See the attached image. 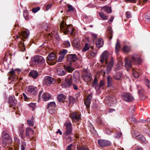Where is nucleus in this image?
<instances>
[{"label": "nucleus", "mask_w": 150, "mask_h": 150, "mask_svg": "<svg viewBox=\"0 0 150 150\" xmlns=\"http://www.w3.org/2000/svg\"><path fill=\"white\" fill-rule=\"evenodd\" d=\"M105 85V81L102 80L100 81L98 85V81L97 77H95L92 83V86L94 88L97 92H99L100 89H103Z\"/></svg>", "instance_id": "1"}, {"label": "nucleus", "mask_w": 150, "mask_h": 150, "mask_svg": "<svg viewBox=\"0 0 150 150\" xmlns=\"http://www.w3.org/2000/svg\"><path fill=\"white\" fill-rule=\"evenodd\" d=\"M60 28L65 34H73L74 30L72 27L70 25H65L64 21H62L60 23Z\"/></svg>", "instance_id": "2"}, {"label": "nucleus", "mask_w": 150, "mask_h": 150, "mask_svg": "<svg viewBox=\"0 0 150 150\" xmlns=\"http://www.w3.org/2000/svg\"><path fill=\"white\" fill-rule=\"evenodd\" d=\"M106 64V71H103L102 73H103V76H105L106 73L108 74L111 70L114 64V61L112 57L108 60L106 61L105 62Z\"/></svg>", "instance_id": "3"}, {"label": "nucleus", "mask_w": 150, "mask_h": 150, "mask_svg": "<svg viewBox=\"0 0 150 150\" xmlns=\"http://www.w3.org/2000/svg\"><path fill=\"white\" fill-rule=\"evenodd\" d=\"M32 61L36 65L44 64L45 63V60L42 56L38 55L32 58Z\"/></svg>", "instance_id": "4"}, {"label": "nucleus", "mask_w": 150, "mask_h": 150, "mask_svg": "<svg viewBox=\"0 0 150 150\" xmlns=\"http://www.w3.org/2000/svg\"><path fill=\"white\" fill-rule=\"evenodd\" d=\"M37 88L33 86H31L27 87L25 89L26 92L31 95H35L36 94Z\"/></svg>", "instance_id": "5"}, {"label": "nucleus", "mask_w": 150, "mask_h": 150, "mask_svg": "<svg viewBox=\"0 0 150 150\" xmlns=\"http://www.w3.org/2000/svg\"><path fill=\"white\" fill-rule=\"evenodd\" d=\"M132 62L134 64H139L142 62V60L139 56L137 54H132L131 58Z\"/></svg>", "instance_id": "6"}, {"label": "nucleus", "mask_w": 150, "mask_h": 150, "mask_svg": "<svg viewBox=\"0 0 150 150\" xmlns=\"http://www.w3.org/2000/svg\"><path fill=\"white\" fill-rule=\"evenodd\" d=\"M2 138L3 144H6L11 142V139L9 135L5 131H3L2 132Z\"/></svg>", "instance_id": "7"}, {"label": "nucleus", "mask_w": 150, "mask_h": 150, "mask_svg": "<svg viewBox=\"0 0 150 150\" xmlns=\"http://www.w3.org/2000/svg\"><path fill=\"white\" fill-rule=\"evenodd\" d=\"M122 99L127 102H131L134 98L130 93H124L122 95Z\"/></svg>", "instance_id": "8"}, {"label": "nucleus", "mask_w": 150, "mask_h": 150, "mask_svg": "<svg viewBox=\"0 0 150 150\" xmlns=\"http://www.w3.org/2000/svg\"><path fill=\"white\" fill-rule=\"evenodd\" d=\"M70 117L73 122H76L79 121L81 118V115H78L77 112H73L70 113Z\"/></svg>", "instance_id": "9"}, {"label": "nucleus", "mask_w": 150, "mask_h": 150, "mask_svg": "<svg viewBox=\"0 0 150 150\" xmlns=\"http://www.w3.org/2000/svg\"><path fill=\"white\" fill-rule=\"evenodd\" d=\"M98 143L99 145L101 147H104L111 145V142L108 140L99 139L98 140Z\"/></svg>", "instance_id": "10"}, {"label": "nucleus", "mask_w": 150, "mask_h": 150, "mask_svg": "<svg viewBox=\"0 0 150 150\" xmlns=\"http://www.w3.org/2000/svg\"><path fill=\"white\" fill-rule=\"evenodd\" d=\"M64 126L66 127L65 134L66 135H69L72 132V124L71 122H67L64 124Z\"/></svg>", "instance_id": "11"}, {"label": "nucleus", "mask_w": 150, "mask_h": 150, "mask_svg": "<svg viewBox=\"0 0 150 150\" xmlns=\"http://www.w3.org/2000/svg\"><path fill=\"white\" fill-rule=\"evenodd\" d=\"M82 78L83 80L86 82L90 81L92 79L90 73L87 71H84L83 73Z\"/></svg>", "instance_id": "12"}, {"label": "nucleus", "mask_w": 150, "mask_h": 150, "mask_svg": "<svg viewBox=\"0 0 150 150\" xmlns=\"http://www.w3.org/2000/svg\"><path fill=\"white\" fill-rule=\"evenodd\" d=\"M8 103L10 107L15 106L17 104V101L14 96H9L8 98Z\"/></svg>", "instance_id": "13"}, {"label": "nucleus", "mask_w": 150, "mask_h": 150, "mask_svg": "<svg viewBox=\"0 0 150 150\" xmlns=\"http://www.w3.org/2000/svg\"><path fill=\"white\" fill-rule=\"evenodd\" d=\"M44 82V83L47 85L54 83L55 82L53 78L49 76L45 77Z\"/></svg>", "instance_id": "14"}, {"label": "nucleus", "mask_w": 150, "mask_h": 150, "mask_svg": "<svg viewBox=\"0 0 150 150\" xmlns=\"http://www.w3.org/2000/svg\"><path fill=\"white\" fill-rule=\"evenodd\" d=\"M138 93L141 99L142 100L145 98V96L144 95V90L143 88L141 86H137Z\"/></svg>", "instance_id": "15"}, {"label": "nucleus", "mask_w": 150, "mask_h": 150, "mask_svg": "<svg viewBox=\"0 0 150 150\" xmlns=\"http://www.w3.org/2000/svg\"><path fill=\"white\" fill-rule=\"evenodd\" d=\"M65 83L66 87H69L72 83V75H68L65 79Z\"/></svg>", "instance_id": "16"}, {"label": "nucleus", "mask_w": 150, "mask_h": 150, "mask_svg": "<svg viewBox=\"0 0 150 150\" xmlns=\"http://www.w3.org/2000/svg\"><path fill=\"white\" fill-rule=\"evenodd\" d=\"M108 54L107 52H104L101 54L100 56V61L101 63L104 62H106L107 60L108 61L110 59L108 58Z\"/></svg>", "instance_id": "17"}, {"label": "nucleus", "mask_w": 150, "mask_h": 150, "mask_svg": "<svg viewBox=\"0 0 150 150\" xmlns=\"http://www.w3.org/2000/svg\"><path fill=\"white\" fill-rule=\"evenodd\" d=\"M77 57L75 54H71L67 56V60L69 62H75L77 60Z\"/></svg>", "instance_id": "18"}, {"label": "nucleus", "mask_w": 150, "mask_h": 150, "mask_svg": "<svg viewBox=\"0 0 150 150\" xmlns=\"http://www.w3.org/2000/svg\"><path fill=\"white\" fill-rule=\"evenodd\" d=\"M26 135L25 136L28 138H30L31 136L33 135L34 133V130L30 127H28L26 130Z\"/></svg>", "instance_id": "19"}, {"label": "nucleus", "mask_w": 150, "mask_h": 150, "mask_svg": "<svg viewBox=\"0 0 150 150\" xmlns=\"http://www.w3.org/2000/svg\"><path fill=\"white\" fill-rule=\"evenodd\" d=\"M51 98V95L47 92L44 93L41 96L42 99L45 101L49 100Z\"/></svg>", "instance_id": "20"}, {"label": "nucleus", "mask_w": 150, "mask_h": 150, "mask_svg": "<svg viewBox=\"0 0 150 150\" xmlns=\"http://www.w3.org/2000/svg\"><path fill=\"white\" fill-rule=\"evenodd\" d=\"M29 30H26L25 31H22L21 33H19V35L21 38L25 39L27 38L29 35Z\"/></svg>", "instance_id": "21"}, {"label": "nucleus", "mask_w": 150, "mask_h": 150, "mask_svg": "<svg viewBox=\"0 0 150 150\" xmlns=\"http://www.w3.org/2000/svg\"><path fill=\"white\" fill-rule=\"evenodd\" d=\"M122 72L121 71L117 72L113 74V77L116 80H119L122 77Z\"/></svg>", "instance_id": "22"}, {"label": "nucleus", "mask_w": 150, "mask_h": 150, "mask_svg": "<svg viewBox=\"0 0 150 150\" xmlns=\"http://www.w3.org/2000/svg\"><path fill=\"white\" fill-rule=\"evenodd\" d=\"M57 98L58 102H64L66 96L63 94H60L57 95Z\"/></svg>", "instance_id": "23"}, {"label": "nucleus", "mask_w": 150, "mask_h": 150, "mask_svg": "<svg viewBox=\"0 0 150 150\" xmlns=\"http://www.w3.org/2000/svg\"><path fill=\"white\" fill-rule=\"evenodd\" d=\"M18 130L20 135L22 139H24L25 137V135L24 133L23 125H21L18 128Z\"/></svg>", "instance_id": "24"}, {"label": "nucleus", "mask_w": 150, "mask_h": 150, "mask_svg": "<svg viewBox=\"0 0 150 150\" xmlns=\"http://www.w3.org/2000/svg\"><path fill=\"white\" fill-rule=\"evenodd\" d=\"M125 66L127 70L132 67V63L130 60L128 59L127 58L125 59Z\"/></svg>", "instance_id": "25"}, {"label": "nucleus", "mask_w": 150, "mask_h": 150, "mask_svg": "<svg viewBox=\"0 0 150 150\" xmlns=\"http://www.w3.org/2000/svg\"><path fill=\"white\" fill-rule=\"evenodd\" d=\"M96 44L97 47L99 48L101 47L103 45V40L102 38H100L96 40Z\"/></svg>", "instance_id": "26"}, {"label": "nucleus", "mask_w": 150, "mask_h": 150, "mask_svg": "<svg viewBox=\"0 0 150 150\" xmlns=\"http://www.w3.org/2000/svg\"><path fill=\"white\" fill-rule=\"evenodd\" d=\"M72 45L73 46L77 48H80V42L78 39H75L73 40L72 42Z\"/></svg>", "instance_id": "27"}, {"label": "nucleus", "mask_w": 150, "mask_h": 150, "mask_svg": "<svg viewBox=\"0 0 150 150\" xmlns=\"http://www.w3.org/2000/svg\"><path fill=\"white\" fill-rule=\"evenodd\" d=\"M66 73L65 69L62 68H57V73L60 76H63Z\"/></svg>", "instance_id": "28"}, {"label": "nucleus", "mask_w": 150, "mask_h": 150, "mask_svg": "<svg viewBox=\"0 0 150 150\" xmlns=\"http://www.w3.org/2000/svg\"><path fill=\"white\" fill-rule=\"evenodd\" d=\"M56 106V103L54 101L51 102L47 104V109L55 108Z\"/></svg>", "instance_id": "29"}, {"label": "nucleus", "mask_w": 150, "mask_h": 150, "mask_svg": "<svg viewBox=\"0 0 150 150\" xmlns=\"http://www.w3.org/2000/svg\"><path fill=\"white\" fill-rule=\"evenodd\" d=\"M29 76L33 78H36L38 76V73L35 70L31 71L29 74Z\"/></svg>", "instance_id": "30"}, {"label": "nucleus", "mask_w": 150, "mask_h": 150, "mask_svg": "<svg viewBox=\"0 0 150 150\" xmlns=\"http://www.w3.org/2000/svg\"><path fill=\"white\" fill-rule=\"evenodd\" d=\"M102 10L108 14L112 12L111 8L107 6L103 7Z\"/></svg>", "instance_id": "31"}, {"label": "nucleus", "mask_w": 150, "mask_h": 150, "mask_svg": "<svg viewBox=\"0 0 150 150\" xmlns=\"http://www.w3.org/2000/svg\"><path fill=\"white\" fill-rule=\"evenodd\" d=\"M27 122L29 126L30 127L33 126L34 123V117H32L31 120H28Z\"/></svg>", "instance_id": "32"}, {"label": "nucleus", "mask_w": 150, "mask_h": 150, "mask_svg": "<svg viewBox=\"0 0 150 150\" xmlns=\"http://www.w3.org/2000/svg\"><path fill=\"white\" fill-rule=\"evenodd\" d=\"M108 82V86L110 87L112 86V78L110 76H108L107 77Z\"/></svg>", "instance_id": "33"}, {"label": "nucleus", "mask_w": 150, "mask_h": 150, "mask_svg": "<svg viewBox=\"0 0 150 150\" xmlns=\"http://www.w3.org/2000/svg\"><path fill=\"white\" fill-rule=\"evenodd\" d=\"M99 15L100 18L103 20H107L108 19L107 16L105 15L102 12H99Z\"/></svg>", "instance_id": "34"}, {"label": "nucleus", "mask_w": 150, "mask_h": 150, "mask_svg": "<svg viewBox=\"0 0 150 150\" xmlns=\"http://www.w3.org/2000/svg\"><path fill=\"white\" fill-rule=\"evenodd\" d=\"M55 55L53 53H50L47 57L48 60L50 61L53 60L55 58Z\"/></svg>", "instance_id": "35"}, {"label": "nucleus", "mask_w": 150, "mask_h": 150, "mask_svg": "<svg viewBox=\"0 0 150 150\" xmlns=\"http://www.w3.org/2000/svg\"><path fill=\"white\" fill-rule=\"evenodd\" d=\"M123 50L125 52L128 53L131 51V47L127 46H125L123 47Z\"/></svg>", "instance_id": "36"}, {"label": "nucleus", "mask_w": 150, "mask_h": 150, "mask_svg": "<svg viewBox=\"0 0 150 150\" xmlns=\"http://www.w3.org/2000/svg\"><path fill=\"white\" fill-rule=\"evenodd\" d=\"M64 67L65 71H67L71 73L74 70V69L71 67L69 66H65Z\"/></svg>", "instance_id": "37"}, {"label": "nucleus", "mask_w": 150, "mask_h": 150, "mask_svg": "<svg viewBox=\"0 0 150 150\" xmlns=\"http://www.w3.org/2000/svg\"><path fill=\"white\" fill-rule=\"evenodd\" d=\"M90 48V45L88 43H86L85 46L82 50L83 52H85L88 50Z\"/></svg>", "instance_id": "38"}, {"label": "nucleus", "mask_w": 150, "mask_h": 150, "mask_svg": "<svg viewBox=\"0 0 150 150\" xmlns=\"http://www.w3.org/2000/svg\"><path fill=\"white\" fill-rule=\"evenodd\" d=\"M28 106L30 107V108L33 110H34L36 107V104L35 103H31L28 104Z\"/></svg>", "instance_id": "39"}, {"label": "nucleus", "mask_w": 150, "mask_h": 150, "mask_svg": "<svg viewBox=\"0 0 150 150\" xmlns=\"http://www.w3.org/2000/svg\"><path fill=\"white\" fill-rule=\"evenodd\" d=\"M67 6L68 7L67 11L68 12L73 11L75 9L71 5L68 4Z\"/></svg>", "instance_id": "40"}, {"label": "nucleus", "mask_w": 150, "mask_h": 150, "mask_svg": "<svg viewBox=\"0 0 150 150\" xmlns=\"http://www.w3.org/2000/svg\"><path fill=\"white\" fill-rule=\"evenodd\" d=\"M64 46L65 47H68L70 46V43L68 40L65 41L63 43Z\"/></svg>", "instance_id": "41"}, {"label": "nucleus", "mask_w": 150, "mask_h": 150, "mask_svg": "<svg viewBox=\"0 0 150 150\" xmlns=\"http://www.w3.org/2000/svg\"><path fill=\"white\" fill-rule=\"evenodd\" d=\"M91 103V101L86 99L84 102V104L86 105V108H88L90 107V104Z\"/></svg>", "instance_id": "42"}, {"label": "nucleus", "mask_w": 150, "mask_h": 150, "mask_svg": "<svg viewBox=\"0 0 150 150\" xmlns=\"http://www.w3.org/2000/svg\"><path fill=\"white\" fill-rule=\"evenodd\" d=\"M145 84L149 88H150V81L148 79L146 78L144 79Z\"/></svg>", "instance_id": "43"}, {"label": "nucleus", "mask_w": 150, "mask_h": 150, "mask_svg": "<svg viewBox=\"0 0 150 150\" xmlns=\"http://www.w3.org/2000/svg\"><path fill=\"white\" fill-rule=\"evenodd\" d=\"M120 48V44L118 41H117L115 45V50L116 53H117Z\"/></svg>", "instance_id": "44"}, {"label": "nucleus", "mask_w": 150, "mask_h": 150, "mask_svg": "<svg viewBox=\"0 0 150 150\" xmlns=\"http://www.w3.org/2000/svg\"><path fill=\"white\" fill-rule=\"evenodd\" d=\"M19 47H21L22 49H21V50L22 52H23L25 50V48L24 47V45L23 42H19Z\"/></svg>", "instance_id": "45"}, {"label": "nucleus", "mask_w": 150, "mask_h": 150, "mask_svg": "<svg viewBox=\"0 0 150 150\" xmlns=\"http://www.w3.org/2000/svg\"><path fill=\"white\" fill-rule=\"evenodd\" d=\"M128 121L130 124H132L136 122V119L133 117H130L128 119Z\"/></svg>", "instance_id": "46"}, {"label": "nucleus", "mask_w": 150, "mask_h": 150, "mask_svg": "<svg viewBox=\"0 0 150 150\" xmlns=\"http://www.w3.org/2000/svg\"><path fill=\"white\" fill-rule=\"evenodd\" d=\"M10 70H11V71L9 72V74L11 76H16V75L15 69H10Z\"/></svg>", "instance_id": "47"}, {"label": "nucleus", "mask_w": 150, "mask_h": 150, "mask_svg": "<svg viewBox=\"0 0 150 150\" xmlns=\"http://www.w3.org/2000/svg\"><path fill=\"white\" fill-rule=\"evenodd\" d=\"M133 75L135 78H137L139 76L140 74L137 72L133 70Z\"/></svg>", "instance_id": "48"}, {"label": "nucleus", "mask_w": 150, "mask_h": 150, "mask_svg": "<svg viewBox=\"0 0 150 150\" xmlns=\"http://www.w3.org/2000/svg\"><path fill=\"white\" fill-rule=\"evenodd\" d=\"M67 52V51L66 50H63L62 51H61L60 52V54L64 56Z\"/></svg>", "instance_id": "49"}, {"label": "nucleus", "mask_w": 150, "mask_h": 150, "mask_svg": "<svg viewBox=\"0 0 150 150\" xmlns=\"http://www.w3.org/2000/svg\"><path fill=\"white\" fill-rule=\"evenodd\" d=\"M40 8L39 7L33 8L32 9V11L34 13H36L40 10Z\"/></svg>", "instance_id": "50"}, {"label": "nucleus", "mask_w": 150, "mask_h": 150, "mask_svg": "<svg viewBox=\"0 0 150 150\" xmlns=\"http://www.w3.org/2000/svg\"><path fill=\"white\" fill-rule=\"evenodd\" d=\"M97 52L96 51L94 50L91 52L90 53V55L92 57H94L96 56Z\"/></svg>", "instance_id": "51"}, {"label": "nucleus", "mask_w": 150, "mask_h": 150, "mask_svg": "<svg viewBox=\"0 0 150 150\" xmlns=\"http://www.w3.org/2000/svg\"><path fill=\"white\" fill-rule=\"evenodd\" d=\"M126 17L127 18H129L132 17L131 13L130 11H127L126 12Z\"/></svg>", "instance_id": "52"}, {"label": "nucleus", "mask_w": 150, "mask_h": 150, "mask_svg": "<svg viewBox=\"0 0 150 150\" xmlns=\"http://www.w3.org/2000/svg\"><path fill=\"white\" fill-rule=\"evenodd\" d=\"M23 16L25 19L27 20L29 19V16L28 13L26 12H24L23 13Z\"/></svg>", "instance_id": "53"}, {"label": "nucleus", "mask_w": 150, "mask_h": 150, "mask_svg": "<svg viewBox=\"0 0 150 150\" xmlns=\"http://www.w3.org/2000/svg\"><path fill=\"white\" fill-rule=\"evenodd\" d=\"M145 17L146 21H149L150 20V14L149 13L146 15L145 16Z\"/></svg>", "instance_id": "54"}, {"label": "nucleus", "mask_w": 150, "mask_h": 150, "mask_svg": "<svg viewBox=\"0 0 150 150\" xmlns=\"http://www.w3.org/2000/svg\"><path fill=\"white\" fill-rule=\"evenodd\" d=\"M137 138H140V139L142 140L144 143H145V138L143 137V136L142 135H139L137 137Z\"/></svg>", "instance_id": "55"}, {"label": "nucleus", "mask_w": 150, "mask_h": 150, "mask_svg": "<svg viewBox=\"0 0 150 150\" xmlns=\"http://www.w3.org/2000/svg\"><path fill=\"white\" fill-rule=\"evenodd\" d=\"M64 56L60 55V56L59 57L58 62H61L64 59Z\"/></svg>", "instance_id": "56"}, {"label": "nucleus", "mask_w": 150, "mask_h": 150, "mask_svg": "<svg viewBox=\"0 0 150 150\" xmlns=\"http://www.w3.org/2000/svg\"><path fill=\"white\" fill-rule=\"evenodd\" d=\"M23 96L24 98L25 101H28L29 99L28 98L27 96L24 93H23Z\"/></svg>", "instance_id": "57"}, {"label": "nucleus", "mask_w": 150, "mask_h": 150, "mask_svg": "<svg viewBox=\"0 0 150 150\" xmlns=\"http://www.w3.org/2000/svg\"><path fill=\"white\" fill-rule=\"evenodd\" d=\"M92 95L93 94L92 93H91V94L88 95L87 96L86 99L91 101L92 99Z\"/></svg>", "instance_id": "58"}, {"label": "nucleus", "mask_w": 150, "mask_h": 150, "mask_svg": "<svg viewBox=\"0 0 150 150\" xmlns=\"http://www.w3.org/2000/svg\"><path fill=\"white\" fill-rule=\"evenodd\" d=\"M125 2H128L132 3H135L136 2V0H125Z\"/></svg>", "instance_id": "59"}, {"label": "nucleus", "mask_w": 150, "mask_h": 150, "mask_svg": "<svg viewBox=\"0 0 150 150\" xmlns=\"http://www.w3.org/2000/svg\"><path fill=\"white\" fill-rule=\"evenodd\" d=\"M15 70L16 75L17 74L20 73L21 71V69L18 68L15 69Z\"/></svg>", "instance_id": "60"}, {"label": "nucleus", "mask_w": 150, "mask_h": 150, "mask_svg": "<svg viewBox=\"0 0 150 150\" xmlns=\"http://www.w3.org/2000/svg\"><path fill=\"white\" fill-rule=\"evenodd\" d=\"M52 6V4H49L47 5L46 7V11L48 10L51 8Z\"/></svg>", "instance_id": "61"}, {"label": "nucleus", "mask_w": 150, "mask_h": 150, "mask_svg": "<svg viewBox=\"0 0 150 150\" xmlns=\"http://www.w3.org/2000/svg\"><path fill=\"white\" fill-rule=\"evenodd\" d=\"M44 29L47 32H49L50 30V28L48 27L47 25H46V26L44 28Z\"/></svg>", "instance_id": "62"}, {"label": "nucleus", "mask_w": 150, "mask_h": 150, "mask_svg": "<svg viewBox=\"0 0 150 150\" xmlns=\"http://www.w3.org/2000/svg\"><path fill=\"white\" fill-rule=\"evenodd\" d=\"M73 144H71L69 145L68 146L66 150H71V148Z\"/></svg>", "instance_id": "63"}, {"label": "nucleus", "mask_w": 150, "mask_h": 150, "mask_svg": "<svg viewBox=\"0 0 150 150\" xmlns=\"http://www.w3.org/2000/svg\"><path fill=\"white\" fill-rule=\"evenodd\" d=\"M122 133L121 132L118 133L116 137L117 138H120L122 136Z\"/></svg>", "instance_id": "64"}]
</instances>
